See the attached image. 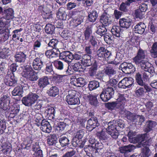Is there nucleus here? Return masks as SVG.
Listing matches in <instances>:
<instances>
[{
    "instance_id": "nucleus-1",
    "label": "nucleus",
    "mask_w": 157,
    "mask_h": 157,
    "mask_svg": "<svg viewBox=\"0 0 157 157\" xmlns=\"http://www.w3.org/2000/svg\"><path fill=\"white\" fill-rule=\"evenodd\" d=\"M147 53L146 51L140 48L136 56L133 58V62L138 65H140L141 68H145V67L151 66V64L146 60Z\"/></svg>"
},
{
    "instance_id": "nucleus-2",
    "label": "nucleus",
    "mask_w": 157,
    "mask_h": 157,
    "mask_svg": "<svg viewBox=\"0 0 157 157\" xmlns=\"http://www.w3.org/2000/svg\"><path fill=\"white\" fill-rule=\"evenodd\" d=\"M10 99L8 95H4L2 96L0 99V107L3 110L9 111L16 115L18 113L19 109L17 107L12 106L10 103Z\"/></svg>"
},
{
    "instance_id": "nucleus-3",
    "label": "nucleus",
    "mask_w": 157,
    "mask_h": 157,
    "mask_svg": "<svg viewBox=\"0 0 157 157\" xmlns=\"http://www.w3.org/2000/svg\"><path fill=\"white\" fill-rule=\"evenodd\" d=\"M25 68V71L22 73L23 76L31 81H35L38 79L37 74L30 66L27 65Z\"/></svg>"
},
{
    "instance_id": "nucleus-4",
    "label": "nucleus",
    "mask_w": 157,
    "mask_h": 157,
    "mask_svg": "<svg viewBox=\"0 0 157 157\" xmlns=\"http://www.w3.org/2000/svg\"><path fill=\"white\" fill-rule=\"evenodd\" d=\"M39 96L36 94L31 93L22 98V103L27 106H32L37 101Z\"/></svg>"
},
{
    "instance_id": "nucleus-5",
    "label": "nucleus",
    "mask_w": 157,
    "mask_h": 157,
    "mask_svg": "<svg viewBox=\"0 0 157 157\" xmlns=\"http://www.w3.org/2000/svg\"><path fill=\"white\" fill-rule=\"evenodd\" d=\"M110 51L105 49L104 47H100L97 52V58L102 62L105 61L111 56Z\"/></svg>"
},
{
    "instance_id": "nucleus-6",
    "label": "nucleus",
    "mask_w": 157,
    "mask_h": 157,
    "mask_svg": "<svg viewBox=\"0 0 157 157\" xmlns=\"http://www.w3.org/2000/svg\"><path fill=\"white\" fill-rule=\"evenodd\" d=\"M66 100L70 105H75L80 103L79 98L76 96V92L73 90L68 91V94L66 98Z\"/></svg>"
},
{
    "instance_id": "nucleus-7",
    "label": "nucleus",
    "mask_w": 157,
    "mask_h": 157,
    "mask_svg": "<svg viewBox=\"0 0 157 157\" xmlns=\"http://www.w3.org/2000/svg\"><path fill=\"white\" fill-rule=\"evenodd\" d=\"M108 125V127L106 129L107 131H114V129H119L120 128H123L124 127V121L120 120L110 121Z\"/></svg>"
},
{
    "instance_id": "nucleus-8",
    "label": "nucleus",
    "mask_w": 157,
    "mask_h": 157,
    "mask_svg": "<svg viewBox=\"0 0 157 157\" xmlns=\"http://www.w3.org/2000/svg\"><path fill=\"white\" fill-rule=\"evenodd\" d=\"M120 67L123 72L125 73H131L135 71L134 67L131 63H124L121 65Z\"/></svg>"
},
{
    "instance_id": "nucleus-9",
    "label": "nucleus",
    "mask_w": 157,
    "mask_h": 157,
    "mask_svg": "<svg viewBox=\"0 0 157 157\" xmlns=\"http://www.w3.org/2000/svg\"><path fill=\"white\" fill-rule=\"evenodd\" d=\"M100 21L102 25L107 26L112 23L110 16L106 12H105L100 18Z\"/></svg>"
},
{
    "instance_id": "nucleus-10",
    "label": "nucleus",
    "mask_w": 157,
    "mask_h": 157,
    "mask_svg": "<svg viewBox=\"0 0 157 157\" xmlns=\"http://www.w3.org/2000/svg\"><path fill=\"white\" fill-rule=\"evenodd\" d=\"M59 56L61 59L67 63H71L73 60V54L69 51L62 52Z\"/></svg>"
},
{
    "instance_id": "nucleus-11",
    "label": "nucleus",
    "mask_w": 157,
    "mask_h": 157,
    "mask_svg": "<svg viewBox=\"0 0 157 157\" xmlns=\"http://www.w3.org/2000/svg\"><path fill=\"white\" fill-rule=\"evenodd\" d=\"M44 57L41 58H36L33 61L32 66L33 68L36 70H39L43 66Z\"/></svg>"
},
{
    "instance_id": "nucleus-12",
    "label": "nucleus",
    "mask_w": 157,
    "mask_h": 157,
    "mask_svg": "<svg viewBox=\"0 0 157 157\" xmlns=\"http://www.w3.org/2000/svg\"><path fill=\"white\" fill-rule=\"evenodd\" d=\"M123 31L120 26L117 25L113 26L111 30L114 37L116 38L120 37L122 36Z\"/></svg>"
},
{
    "instance_id": "nucleus-13",
    "label": "nucleus",
    "mask_w": 157,
    "mask_h": 157,
    "mask_svg": "<svg viewBox=\"0 0 157 157\" xmlns=\"http://www.w3.org/2000/svg\"><path fill=\"white\" fill-rule=\"evenodd\" d=\"M132 23V20L128 17L123 18L120 19L119 24L121 28L127 29L131 26Z\"/></svg>"
},
{
    "instance_id": "nucleus-14",
    "label": "nucleus",
    "mask_w": 157,
    "mask_h": 157,
    "mask_svg": "<svg viewBox=\"0 0 157 157\" xmlns=\"http://www.w3.org/2000/svg\"><path fill=\"white\" fill-rule=\"evenodd\" d=\"M71 83L77 87H82L85 84V81L82 78H73L71 79Z\"/></svg>"
},
{
    "instance_id": "nucleus-15",
    "label": "nucleus",
    "mask_w": 157,
    "mask_h": 157,
    "mask_svg": "<svg viewBox=\"0 0 157 157\" xmlns=\"http://www.w3.org/2000/svg\"><path fill=\"white\" fill-rule=\"evenodd\" d=\"M144 71L142 72L143 74V78L144 79H147L148 78V76L151 73L154 71V67L151 64V66L149 67H145V68H142Z\"/></svg>"
},
{
    "instance_id": "nucleus-16",
    "label": "nucleus",
    "mask_w": 157,
    "mask_h": 157,
    "mask_svg": "<svg viewBox=\"0 0 157 157\" xmlns=\"http://www.w3.org/2000/svg\"><path fill=\"white\" fill-rule=\"evenodd\" d=\"M60 52L58 49L53 48L52 49L47 50L45 52V55L49 58H56L60 56Z\"/></svg>"
},
{
    "instance_id": "nucleus-17",
    "label": "nucleus",
    "mask_w": 157,
    "mask_h": 157,
    "mask_svg": "<svg viewBox=\"0 0 157 157\" xmlns=\"http://www.w3.org/2000/svg\"><path fill=\"white\" fill-rule=\"evenodd\" d=\"M40 129L43 132L49 133L51 132L52 128L48 121L44 120L41 123Z\"/></svg>"
},
{
    "instance_id": "nucleus-18",
    "label": "nucleus",
    "mask_w": 157,
    "mask_h": 157,
    "mask_svg": "<svg viewBox=\"0 0 157 157\" xmlns=\"http://www.w3.org/2000/svg\"><path fill=\"white\" fill-rule=\"evenodd\" d=\"M144 147L142 149L141 154V157H148L150 154V150L147 146H149L150 144L148 141H146L144 143Z\"/></svg>"
},
{
    "instance_id": "nucleus-19",
    "label": "nucleus",
    "mask_w": 157,
    "mask_h": 157,
    "mask_svg": "<svg viewBox=\"0 0 157 157\" xmlns=\"http://www.w3.org/2000/svg\"><path fill=\"white\" fill-rule=\"evenodd\" d=\"M13 10L11 8L4 10L2 14V17H1L6 20L12 19L14 17V13Z\"/></svg>"
},
{
    "instance_id": "nucleus-20",
    "label": "nucleus",
    "mask_w": 157,
    "mask_h": 157,
    "mask_svg": "<svg viewBox=\"0 0 157 157\" xmlns=\"http://www.w3.org/2000/svg\"><path fill=\"white\" fill-rule=\"evenodd\" d=\"M135 149V147L134 145L129 144L120 147L119 150L121 153L124 154V155L126 156L128 153L132 151Z\"/></svg>"
},
{
    "instance_id": "nucleus-21",
    "label": "nucleus",
    "mask_w": 157,
    "mask_h": 157,
    "mask_svg": "<svg viewBox=\"0 0 157 157\" xmlns=\"http://www.w3.org/2000/svg\"><path fill=\"white\" fill-rule=\"evenodd\" d=\"M147 134L145 133L140 135L138 137H133L128 138L129 141L131 143H136L138 142L144 141L147 138Z\"/></svg>"
},
{
    "instance_id": "nucleus-22",
    "label": "nucleus",
    "mask_w": 157,
    "mask_h": 157,
    "mask_svg": "<svg viewBox=\"0 0 157 157\" xmlns=\"http://www.w3.org/2000/svg\"><path fill=\"white\" fill-rule=\"evenodd\" d=\"M146 28V26L144 23L140 22L135 26L134 31L136 33L141 34L144 32Z\"/></svg>"
},
{
    "instance_id": "nucleus-23",
    "label": "nucleus",
    "mask_w": 157,
    "mask_h": 157,
    "mask_svg": "<svg viewBox=\"0 0 157 157\" xmlns=\"http://www.w3.org/2000/svg\"><path fill=\"white\" fill-rule=\"evenodd\" d=\"M116 101L117 103L118 108L121 109H123L126 102V100L124 97V95L119 94Z\"/></svg>"
},
{
    "instance_id": "nucleus-24",
    "label": "nucleus",
    "mask_w": 157,
    "mask_h": 157,
    "mask_svg": "<svg viewBox=\"0 0 157 157\" xmlns=\"http://www.w3.org/2000/svg\"><path fill=\"white\" fill-rule=\"evenodd\" d=\"M108 131L106 128H103L101 132H99L97 133V135L99 139L101 140L106 141L109 138L108 135Z\"/></svg>"
},
{
    "instance_id": "nucleus-25",
    "label": "nucleus",
    "mask_w": 157,
    "mask_h": 157,
    "mask_svg": "<svg viewBox=\"0 0 157 157\" xmlns=\"http://www.w3.org/2000/svg\"><path fill=\"white\" fill-rule=\"evenodd\" d=\"M38 82L39 87L42 88H44L50 83L48 78L45 76L39 78Z\"/></svg>"
},
{
    "instance_id": "nucleus-26",
    "label": "nucleus",
    "mask_w": 157,
    "mask_h": 157,
    "mask_svg": "<svg viewBox=\"0 0 157 157\" xmlns=\"http://www.w3.org/2000/svg\"><path fill=\"white\" fill-rule=\"evenodd\" d=\"M15 61L20 63L24 62L26 59V56L24 53L20 52L15 55Z\"/></svg>"
},
{
    "instance_id": "nucleus-27",
    "label": "nucleus",
    "mask_w": 157,
    "mask_h": 157,
    "mask_svg": "<svg viewBox=\"0 0 157 157\" xmlns=\"http://www.w3.org/2000/svg\"><path fill=\"white\" fill-rule=\"evenodd\" d=\"M47 93L50 96L55 97L59 94V89L56 86H52L47 90Z\"/></svg>"
},
{
    "instance_id": "nucleus-28",
    "label": "nucleus",
    "mask_w": 157,
    "mask_h": 157,
    "mask_svg": "<svg viewBox=\"0 0 157 157\" xmlns=\"http://www.w3.org/2000/svg\"><path fill=\"white\" fill-rule=\"evenodd\" d=\"M97 96V95L96 94H89L88 96V98L90 104L92 105L97 106L98 103Z\"/></svg>"
},
{
    "instance_id": "nucleus-29",
    "label": "nucleus",
    "mask_w": 157,
    "mask_h": 157,
    "mask_svg": "<svg viewBox=\"0 0 157 157\" xmlns=\"http://www.w3.org/2000/svg\"><path fill=\"white\" fill-rule=\"evenodd\" d=\"M91 55L85 54L82 57V62L85 65L88 66L92 64L91 60Z\"/></svg>"
},
{
    "instance_id": "nucleus-30",
    "label": "nucleus",
    "mask_w": 157,
    "mask_h": 157,
    "mask_svg": "<svg viewBox=\"0 0 157 157\" xmlns=\"http://www.w3.org/2000/svg\"><path fill=\"white\" fill-rule=\"evenodd\" d=\"M98 17V14L96 10H95L90 11L88 15V20L92 22L96 21Z\"/></svg>"
},
{
    "instance_id": "nucleus-31",
    "label": "nucleus",
    "mask_w": 157,
    "mask_h": 157,
    "mask_svg": "<svg viewBox=\"0 0 157 157\" xmlns=\"http://www.w3.org/2000/svg\"><path fill=\"white\" fill-rule=\"evenodd\" d=\"M98 69L97 63L95 61H94L91 65V67L90 68L89 73L90 76H94L96 74Z\"/></svg>"
},
{
    "instance_id": "nucleus-32",
    "label": "nucleus",
    "mask_w": 157,
    "mask_h": 157,
    "mask_svg": "<svg viewBox=\"0 0 157 157\" xmlns=\"http://www.w3.org/2000/svg\"><path fill=\"white\" fill-rule=\"evenodd\" d=\"M11 53V51L9 48H3L0 52V57L3 59L5 58L10 55Z\"/></svg>"
},
{
    "instance_id": "nucleus-33",
    "label": "nucleus",
    "mask_w": 157,
    "mask_h": 157,
    "mask_svg": "<svg viewBox=\"0 0 157 157\" xmlns=\"http://www.w3.org/2000/svg\"><path fill=\"white\" fill-rule=\"evenodd\" d=\"M45 114L47 115V116L48 117H49L53 119L55 117V109L52 107H49L47 108L45 112Z\"/></svg>"
},
{
    "instance_id": "nucleus-34",
    "label": "nucleus",
    "mask_w": 157,
    "mask_h": 157,
    "mask_svg": "<svg viewBox=\"0 0 157 157\" xmlns=\"http://www.w3.org/2000/svg\"><path fill=\"white\" fill-rule=\"evenodd\" d=\"M55 26L51 24H48L45 27V30L47 34H52L54 33Z\"/></svg>"
},
{
    "instance_id": "nucleus-35",
    "label": "nucleus",
    "mask_w": 157,
    "mask_h": 157,
    "mask_svg": "<svg viewBox=\"0 0 157 157\" xmlns=\"http://www.w3.org/2000/svg\"><path fill=\"white\" fill-rule=\"evenodd\" d=\"M104 73L110 78L115 75L116 72L113 68L107 67L104 69Z\"/></svg>"
},
{
    "instance_id": "nucleus-36",
    "label": "nucleus",
    "mask_w": 157,
    "mask_h": 157,
    "mask_svg": "<svg viewBox=\"0 0 157 157\" xmlns=\"http://www.w3.org/2000/svg\"><path fill=\"white\" fill-rule=\"evenodd\" d=\"M22 87L20 86H17L15 87L12 92V94L13 96H18L21 97L22 96Z\"/></svg>"
},
{
    "instance_id": "nucleus-37",
    "label": "nucleus",
    "mask_w": 157,
    "mask_h": 157,
    "mask_svg": "<svg viewBox=\"0 0 157 157\" xmlns=\"http://www.w3.org/2000/svg\"><path fill=\"white\" fill-rule=\"evenodd\" d=\"M95 120H96V117H93L88 121L86 128L88 131H91L94 128L95 125H94L93 122L95 121Z\"/></svg>"
},
{
    "instance_id": "nucleus-38",
    "label": "nucleus",
    "mask_w": 157,
    "mask_h": 157,
    "mask_svg": "<svg viewBox=\"0 0 157 157\" xmlns=\"http://www.w3.org/2000/svg\"><path fill=\"white\" fill-rule=\"evenodd\" d=\"M144 90L143 88L141 87H137L135 91V96L137 97H143L144 94Z\"/></svg>"
},
{
    "instance_id": "nucleus-39",
    "label": "nucleus",
    "mask_w": 157,
    "mask_h": 157,
    "mask_svg": "<svg viewBox=\"0 0 157 157\" xmlns=\"http://www.w3.org/2000/svg\"><path fill=\"white\" fill-rule=\"evenodd\" d=\"M2 147V151L5 154H6L8 152H10L12 149L11 145L10 144L3 143Z\"/></svg>"
},
{
    "instance_id": "nucleus-40",
    "label": "nucleus",
    "mask_w": 157,
    "mask_h": 157,
    "mask_svg": "<svg viewBox=\"0 0 157 157\" xmlns=\"http://www.w3.org/2000/svg\"><path fill=\"white\" fill-rule=\"evenodd\" d=\"M66 125L63 122H60L54 125L55 129L59 132L63 131L65 128Z\"/></svg>"
},
{
    "instance_id": "nucleus-41",
    "label": "nucleus",
    "mask_w": 157,
    "mask_h": 157,
    "mask_svg": "<svg viewBox=\"0 0 157 157\" xmlns=\"http://www.w3.org/2000/svg\"><path fill=\"white\" fill-rule=\"evenodd\" d=\"M107 31L105 27L102 26H99L98 27L96 33L98 35L102 36L106 35Z\"/></svg>"
},
{
    "instance_id": "nucleus-42",
    "label": "nucleus",
    "mask_w": 157,
    "mask_h": 157,
    "mask_svg": "<svg viewBox=\"0 0 157 157\" xmlns=\"http://www.w3.org/2000/svg\"><path fill=\"white\" fill-rule=\"evenodd\" d=\"M67 14L66 12L61 11L59 9L57 13V17L60 20H66Z\"/></svg>"
},
{
    "instance_id": "nucleus-43",
    "label": "nucleus",
    "mask_w": 157,
    "mask_h": 157,
    "mask_svg": "<svg viewBox=\"0 0 157 157\" xmlns=\"http://www.w3.org/2000/svg\"><path fill=\"white\" fill-rule=\"evenodd\" d=\"M99 86V83L95 80L90 81L89 84V88L90 91L96 89Z\"/></svg>"
},
{
    "instance_id": "nucleus-44",
    "label": "nucleus",
    "mask_w": 157,
    "mask_h": 157,
    "mask_svg": "<svg viewBox=\"0 0 157 157\" xmlns=\"http://www.w3.org/2000/svg\"><path fill=\"white\" fill-rule=\"evenodd\" d=\"M144 120L145 118L143 116L136 115L133 123L136 124H141Z\"/></svg>"
},
{
    "instance_id": "nucleus-45",
    "label": "nucleus",
    "mask_w": 157,
    "mask_h": 157,
    "mask_svg": "<svg viewBox=\"0 0 157 157\" xmlns=\"http://www.w3.org/2000/svg\"><path fill=\"white\" fill-rule=\"evenodd\" d=\"M124 84L127 88H130L133 83L134 81L132 78H124L123 79Z\"/></svg>"
},
{
    "instance_id": "nucleus-46",
    "label": "nucleus",
    "mask_w": 157,
    "mask_h": 157,
    "mask_svg": "<svg viewBox=\"0 0 157 157\" xmlns=\"http://www.w3.org/2000/svg\"><path fill=\"white\" fill-rule=\"evenodd\" d=\"M150 52L152 57L154 58L157 57V43H155L153 44Z\"/></svg>"
},
{
    "instance_id": "nucleus-47",
    "label": "nucleus",
    "mask_w": 157,
    "mask_h": 157,
    "mask_svg": "<svg viewBox=\"0 0 157 157\" xmlns=\"http://www.w3.org/2000/svg\"><path fill=\"white\" fill-rule=\"evenodd\" d=\"M69 139L65 136L61 137L59 140V142L62 146H66L69 144Z\"/></svg>"
},
{
    "instance_id": "nucleus-48",
    "label": "nucleus",
    "mask_w": 157,
    "mask_h": 157,
    "mask_svg": "<svg viewBox=\"0 0 157 157\" xmlns=\"http://www.w3.org/2000/svg\"><path fill=\"white\" fill-rule=\"evenodd\" d=\"M6 22L3 21L2 19V17L0 16V34H2L5 32L6 28Z\"/></svg>"
},
{
    "instance_id": "nucleus-49",
    "label": "nucleus",
    "mask_w": 157,
    "mask_h": 157,
    "mask_svg": "<svg viewBox=\"0 0 157 157\" xmlns=\"http://www.w3.org/2000/svg\"><path fill=\"white\" fill-rule=\"evenodd\" d=\"M122 59V56L120 53H117L114 61L111 62V63L113 64L117 65L119 64Z\"/></svg>"
},
{
    "instance_id": "nucleus-50",
    "label": "nucleus",
    "mask_w": 157,
    "mask_h": 157,
    "mask_svg": "<svg viewBox=\"0 0 157 157\" xmlns=\"http://www.w3.org/2000/svg\"><path fill=\"white\" fill-rule=\"evenodd\" d=\"M83 21L82 18L78 17L76 18H75L72 21H71V23L74 27H76L78 25L81 24Z\"/></svg>"
},
{
    "instance_id": "nucleus-51",
    "label": "nucleus",
    "mask_w": 157,
    "mask_h": 157,
    "mask_svg": "<svg viewBox=\"0 0 157 157\" xmlns=\"http://www.w3.org/2000/svg\"><path fill=\"white\" fill-rule=\"evenodd\" d=\"M56 137L55 135H52L48 139V143L50 145H55L56 142Z\"/></svg>"
},
{
    "instance_id": "nucleus-52",
    "label": "nucleus",
    "mask_w": 157,
    "mask_h": 157,
    "mask_svg": "<svg viewBox=\"0 0 157 157\" xmlns=\"http://www.w3.org/2000/svg\"><path fill=\"white\" fill-rule=\"evenodd\" d=\"M156 125L155 121H149L147 122L146 129L147 131L149 132L154 128Z\"/></svg>"
},
{
    "instance_id": "nucleus-53",
    "label": "nucleus",
    "mask_w": 157,
    "mask_h": 157,
    "mask_svg": "<svg viewBox=\"0 0 157 157\" xmlns=\"http://www.w3.org/2000/svg\"><path fill=\"white\" fill-rule=\"evenodd\" d=\"M6 128V121L2 119L0 121V135L3 133Z\"/></svg>"
},
{
    "instance_id": "nucleus-54",
    "label": "nucleus",
    "mask_w": 157,
    "mask_h": 157,
    "mask_svg": "<svg viewBox=\"0 0 157 157\" xmlns=\"http://www.w3.org/2000/svg\"><path fill=\"white\" fill-rule=\"evenodd\" d=\"M126 115L127 119L133 123L136 115L129 111H127L126 113Z\"/></svg>"
},
{
    "instance_id": "nucleus-55",
    "label": "nucleus",
    "mask_w": 157,
    "mask_h": 157,
    "mask_svg": "<svg viewBox=\"0 0 157 157\" xmlns=\"http://www.w3.org/2000/svg\"><path fill=\"white\" fill-rule=\"evenodd\" d=\"M108 133L109 135H110L114 139H117L119 135L117 129H114V131H108Z\"/></svg>"
},
{
    "instance_id": "nucleus-56",
    "label": "nucleus",
    "mask_w": 157,
    "mask_h": 157,
    "mask_svg": "<svg viewBox=\"0 0 157 157\" xmlns=\"http://www.w3.org/2000/svg\"><path fill=\"white\" fill-rule=\"evenodd\" d=\"M54 65L55 67L59 70H62L63 67V63L60 61H56L54 62Z\"/></svg>"
},
{
    "instance_id": "nucleus-57",
    "label": "nucleus",
    "mask_w": 157,
    "mask_h": 157,
    "mask_svg": "<svg viewBox=\"0 0 157 157\" xmlns=\"http://www.w3.org/2000/svg\"><path fill=\"white\" fill-rule=\"evenodd\" d=\"M58 43V41L56 39H52L48 43V45L53 48H56L57 45Z\"/></svg>"
},
{
    "instance_id": "nucleus-58",
    "label": "nucleus",
    "mask_w": 157,
    "mask_h": 157,
    "mask_svg": "<svg viewBox=\"0 0 157 157\" xmlns=\"http://www.w3.org/2000/svg\"><path fill=\"white\" fill-rule=\"evenodd\" d=\"M136 82L139 85H143V81L142 79L141 75L139 73H137L136 75Z\"/></svg>"
},
{
    "instance_id": "nucleus-59",
    "label": "nucleus",
    "mask_w": 157,
    "mask_h": 157,
    "mask_svg": "<svg viewBox=\"0 0 157 157\" xmlns=\"http://www.w3.org/2000/svg\"><path fill=\"white\" fill-rule=\"evenodd\" d=\"M41 45L40 41L37 40L35 41L33 45V49L35 52H36L39 50Z\"/></svg>"
},
{
    "instance_id": "nucleus-60",
    "label": "nucleus",
    "mask_w": 157,
    "mask_h": 157,
    "mask_svg": "<svg viewBox=\"0 0 157 157\" xmlns=\"http://www.w3.org/2000/svg\"><path fill=\"white\" fill-rule=\"evenodd\" d=\"M92 30L90 27H87L85 32V38L88 40L92 33Z\"/></svg>"
},
{
    "instance_id": "nucleus-61",
    "label": "nucleus",
    "mask_w": 157,
    "mask_h": 157,
    "mask_svg": "<svg viewBox=\"0 0 157 157\" xmlns=\"http://www.w3.org/2000/svg\"><path fill=\"white\" fill-rule=\"evenodd\" d=\"M76 153L75 150H72L71 151L66 152L62 157H72Z\"/></svg>"
},
{
    "instance_id": "nucleus-62",
    "label": "nucleus",
    "mask_w": 157,
    "mask_h": 157,
    "mask_svg": "<svg viewBox=\"0 0 157 157\" xmlns=\"http://www.w3.org/2000/svg\"><path fill=\"white\" fill-rule=\"evenodd\" d=\"M22 29L20 28L19 29H16L13 30L12 33L13 34L12 35V38H15L18 36H20V32L22 31Z\"/></svg>"
},
{
    "instance_id": "nucleus-63",
    "label": "nucleus",
    "mask_w": 157,
    "mask_h": 157,
    "mask_svg": "<svg viewBox=\"0 0 157 157\" xmlns=\"http://www.w3.org/2000/svg\"><path fill=\"white\" fill-rule=\"evenodd\" d=\"M65 76V75H59L56 74L53 75V78L59 82H61L62 81L63 77Z\"/></svg>"
},
{
    "instance_id": "nucleus-64",
    "label": "nucleus",
    "mask_w": 157,
    "mask_h": 157,
    "mask_svg": "<svg viewBox=\"0 0 157 157\" xmlns=\"http://www.w3.org/2000/svg\"><path fill=\"white\" fill-rule=\"evenodd\" d=\"M84 50L88 55H91L92 53L93 49L91 45H87L86 46Z\"/></svg>"
}]
</instances>
